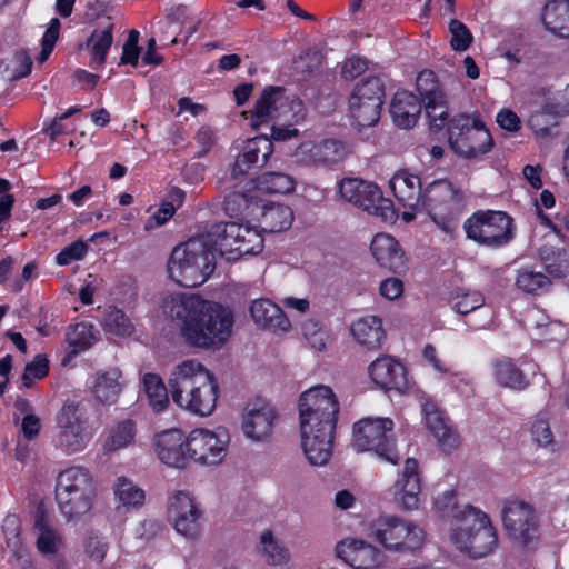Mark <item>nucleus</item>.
<instances>
[{
    "label": "nucleus",
    "instance_id": "1",
    "mask_svg": "<svg viewBox=\"0 0 569 569\" xmlns=\"http://www.w3.org/2000/svg\"><path fill=\"white\" fill-rule=\"evenodd\" d=\"M163 312L176 323L183 342L192 348H221L230 338L233 312L197 295L174 293L163 301Z\"/></svg>",
    "mask_w": 569,
    "mask_h": 569
},
{
    "label": "nucleus",
    "instance_id": "2",
    "mask_svg": "<svg viewBox=\"0 0 569 569\" xmlns=\"http://www.w3.org/2000/svg\"><path fill=\"white\" fill-rule=\"evenodd\" d=\"M339 402L331 388L319 385L299 399L301 446L313 466L326 465L332 455Z\"/></svg>",
    "mask_w": 569,
    "mask_h": 569
},
{
    "label": "nucleus",
    "instance_id": "3",
    "mask_svg": "<svg viewBox=\"0 0 569 569\" xmlns=\"http://www.w3.org/2000/svg\"><path fill=\"white\" fill-rule=\"evenodd\" d=\"M169 388L174 403L194 415L206 417L216 408L218 381L196 360H186L173 368Z\"/></svg>",
    "mask_w": 569,
    "mask_h": 569
},
{
    "label": "nucleus",
    "instance_id": "4",
    "mask_svg": "<svg viewBox=\"0 0 569 569\" xmlns=\"http://www.w3.org/2000/svg\"><path fill=\"white\" fill-rule=\"evenodd\" d=\"M214 256L199 236L177 246L170 256L167 270L171 280L181 287L202 284L214 270Z\"/></svg>",
    "mask_w": 569,
    "mask_h": 569
},
{
    "label": "nucleus",
    "instance_id": "5",
    "mask_svg": "<svg viewBox=\"0 0 569 569\" xmlns=\"http://www.w3.org/2000/svg\"><path fill=\"white\" fill-rule=\"evenodd\" d=\"M450 538L461 552L477 559L492 552L498 546V536L489 516L471 505L457 513V525L451 526Z\"/></svg>",
    "mask_w": 569,
    "mask_h": 569
},
{
    "label": "nucleus",
    "instance_id": "6",
    "mask_svg": "<svg viewBox=\"0 0 569 569\" xmlns=\"http://www.w3.org/2000/svg\"><path fill=\"white\" fill-rule=\"evenodd\" d=\"M448 143L455 154L473 160L490 152L493 139L479 114H447Z\"/></svg>",
    "mask_w": 569,
    "mask_h": 569
},
{
    "label": "nucleus",
    "instance_id": "7",
    "mask_svg": "<svg viewBox=\"0 0 569 569\" xmlns=\"http://www.w3.org/2000/svg\"><path fill=\"white\" fill-rule=\"evenodd\" d=\"M467 239L480 247L499 249L515 238L513 219L505 211L478 210L463 222Z\"/></svg>",
    "mask_w": 569,
    "mask_h": 569
},
{
    "label": "nucleus",
    "instance_id": "8",
    "mask_svg": "<svg viewBox=\"0 0 569 569\" xmlns=\"http://www.w3.org/2000/svg\"><path fill=\"white\" fill-rule=\"evenodd\" d=\"M371 536L388 551L413 552L425 542L423 530L398 516L383 515L372 521Z\"/></svg>",
    "mask_w": 569,
    "mask_h": 569
},
{
    "label": "nucleus",
    "instance_id": "9",
    "mask_svg": "<svg viewBox=\"0 0 569 569\" xmlns=\"http://www.w3.org/2000/svg\"><path fill=\"white\" fill-rule=\"evenodd\" d=\"M306 116L301 99L286 94L282 87H268L262 91L251 111V126L258 128L270 120H279L295 124Z\"/></svg>",
    "mask_w": 569,
    "mask_h": 569
},
{
    "label": "nucleus",
    "instance_id": "10",
    "mask_svg": "<svg viewBox=\"0 0 569 569\" xmlns=\"http://www.w3.org/2000/svg\"><path fill=\"white\" fill-rule=\"evenodd\" d=\"M338 188L345 201L379 217L383 222L393 223L397 220L392 202L383 198L376 183L359 178H343L339 181Z\"/></svg>",
    "mask_w": 569,
    "mask_h": 569
},
{
    "label": "nucleus",
    "instance_id": "11",
    "mask_svg": "<svg viewBox=\"0 0 569 569\" xmlns=\"http://www.w3.org/2000/svg\"><path fill=\"white\" fill-rule=\"evenodd\" d=\"M393 421L389 418H365L353 426V447L358 451H375L380 458L396 465Z\"/></svg>",
    "mask_w": 569,
    "mask_h": 569
},
{
    "label": "nucleus",
    "instance_id": "12",
    "mask_svg": "<svg viewBox=\"0 0 569 569\" xmlns=\"http://www.w3.org/2000/svg\"><path fill=\"white\" fill-rule=\"evenodd\" d=\"M57 446L69 455L82 451L92 438L87 409L81 402H66L57 415Z\"/></svg>",
    "mask_w": 569,
    "mask_h": 569
},
{
    "label": "nucleus",
    "instance_id": "13",
    "mask_svg": "<svg viewBox=\"0 0 569 569\" xmlns=\"http://www.w3.org/2000/svg\"><path fill=\"white\" fill-rule=\"evenodd\" d=\"M385 100V82L372 76L358 82L349 97V112L359 128L375 126Z\"/></svg>",
    "mask_w": 569,
    "mask_h": 569
},
{
    "label": "nucleus",
    "instance_id": "14",
    "mask_svg": "<svg viewBox=\"0 0 569 569\" xmlns=\"http://www.w3.org/2000/svg\"><path fill=\"white\" fill-rule=\"evenodd\" d=\"M463 194L448 180H436L425 190L420 209L437 223L453 219L462 209Z\"/></svg>",
    "mask_w": 569,
    "mask_h": 569
},
{
    "label": "nucleus",
    "instance_id": "15",
    "mask_svg": "<svg viewBox=\"0 0 569 569\" xmlns=\"http://www.w3.org/2000/svg\"><path fill=\"white\" fill-rule=\"evenodd\" d=\"M229 436L223 429H194L186 439L189 459L201 465H218L227 455Z\"/></svg>",
    "mask_w": 569,
    "mask_h": 569
},
{
    "label": "nucleus",
    "instance_id": "16",
    "mask_svg": "<svg viewBox=\"0 0 569 569\" xmlns=\"http://www.w3.org/2000/svg\"><path fill=\"white\" fill-rule=\"evenodd\" d=\"M501 517L503 528L511 539L523 546L533 539L537 531V517L529 503L518 499L506 500Z\"/></svg>",
    "mask_w": 569,
    "mask_h": 569
},
{
    "label": "nucleus",
    "instance_id": "17",
    "mask_svg": "<svg viewBox=\"0 0 569 569\" xmlns=\"http://www.w3.org/2000/svg\"><path fill=\"white\" fill-rule=\"evenodd\" d=\"M416 88L429 119L430 130H442L447 124L448 107L436 74L431 70L421 71L417 77Z\"/></svg>",
    "mask_w": 569,
    "mask_h": 569
},
{
    "label": "nucleus",
    "instance_id": "18",
    "mask_svg": "<svg viewBox=\"0 0 569 569\" xmlns=\"http://www.w3.org/2000/svg\"><path fill=\"white\" fill-rule=\"evenodd\" d=\"M348 156L346 144L337 139H323L319 142H301L296 151V161L306 167H332Z\"/></svg>",
    "mask_w": 569,
    "mask_h": 569
},
{
    "label": "nucleus",
    "instance_id": "19",
    "mask_svg": "<svg viewBox=\"0 0 569 569\" xmlns=\"http://www.w3.org/2000/svg\"><path fill=\"white\" fill-rule=\"evenodd\" d=\"M169 516L178 533L189 539L200 535L201 511L188 493L179 491L174 495L169 503Z\"/></svg>",
    "mask_w": 569,
    "mask_h": 569
},
{
    "label": "nucleus",
    "instance_id": "20",
    "mask_svg": "<svg viewBox=\"0 0 569 569\" xmlns=\"http://www.w3.org/2000/svg\"><path fill=\"white\" fill-rule=\"evenodd\" d=\"M276 420L274 408L262 399L251 401L242 418L243 435L253 441H263L270 437Z\"/></svg>",
    "mask_w": 569,
    "mask_h": 569
},
{
    "label": "nucleus",
    "instance_id": "21",
    "mask_svg": "<svg viewBox=\"0 0 569 569\" xmlns=\"http://www.w3.org/2000/svg\"><path fill=\"white\" fill-rule=\"evenodd\" d=\"M273 152V143L266 136H257L243 142L231 169L232 178L237 179L250 170L264 166Z\"/></svg>",
    "mask_w": 569,
    "mask_h": 569
},
{
    "label": "nucleus",
    "instance_id": "22",
    "mask_svg": "<svg viewBox=\"0 0 569 569\" xmlns=\"http://www.w3.org/2000/svg\"><path fill=\"white\" fill-rule=\"evenodd\" d=\"M395 500L405 510L417 509L420 501L421 478L418 461L407 458L398 479L392 486Z\"/></svg>",
    "mask_w": 569,
    "mask_h": 569
},
{
    "label": "nucleus",
    "instance_id": "23",
    "mask_svg": "<svg viewBox=\"0 0 569 569\" xmlns=\"http://www.w3.org/2000/svg\"><path fill=\"white\" fill-rule=\"evenodd\" d=\"M242 231V224L237 222H219L210 227L203 233L198 234L208 244V249L214 256L219 252L228 260H237V247H239V238Z\"/></svg>",
    "mask_w": 569,
    "mask_h": 569
},
{
    "label": "nucleus",
    "instance_id": "24",
    "mask_svg": "<svg viewBox=\"0 0 569 569\" xmlns=\"http://www.w3.org/2000/svg\"><path fill=\"white\" fill-rule=\"evenodd\" d=\"M336 555L355 569H375L382 555L375 546L360 539H346L336 546Z\"/></svg>",
    "mask_w": 569,
    "mask_h": 569
},
{
    "label": "nucleus",
    "instance_id": "25",
    "mask_svg": "<svg viewBox=\"0 0 569 569\" xmlns=\"http://www.w3.org/2000/svg\"><path fill=\"white\" fill-rule=\"evenodd\" d=\"M372 381L385 390L403 392L408 386L405 367L390 356H382L368 368Z\"/></svg>",
    "mask_w": 569,
    "mask_h": 569
},
{
    "label": "nucleus",
    "instance_id": "26",
    "mask_svg": "<svg viewBox=\"0 0 569 569\" xmlns=\"http://www.w3.org/2000/svg\"><path fill=\"white\" fill-rule=\"evenodd\" d=\"M422 413L427 429L436 438L442 451L450 452L458 448L460 443L459 435L452 429L447 417L433 401H425Z\"/></svg>",
    "mask_w": 569,
    "mask_h": 569
},
{
    "label": "nucleus",
    "instance_id": "27",
    "mask_svg": "<svg viewBox=\"0 0 569 569\" xmlns=\"http://www.w3.org/2000/svg\"><path fill=\"white\" fill-rule=\"evenodd\" d=\"M370 250L380 267L395 273L406 270V259L398 241L390 234L378 233L373 237Z\"/></svg>",
    "mask_w": 569,
    "mask_h": 569
},
{
    "label": "nucleus",
    "instance_id": "28",
    "mask_svg": "<svg viewBox=\"0 0 569 569\" xmlns=\"http://www.w3.org/2000/svg\"><path fill=\"white\" fill-rule=\"evenodd\" d=\"M156 451L163 463L174 468L184 467L189 459L183 436L177 429L163 431L156 437Z\"/></svg>",
    "mask_w": 569,
    "mask_h": 569
},
{
    "label": "nucleus",
    "instance_id": "29",
    "mask_svg": "<svg viewBox=\"0 0 569 569\" xmlns=\"http://www.w3.org/2000/svg\"><path fill=\"white\" fill-rule=\"evenodd\" d=\"M253 322L271 332L289 331L291 323L282 309L269 299L253 300L250 306Z\"/></svg>",
    "mask_w": 569,
    "mask_h": 569
},
{
    "label": "nucleus",
    "instance_id": "30",
    "mask_svg": "<svg viewBox=\"0 0 569 569\" xmlns=\"http://www.w3.org/2000/svg\"><path fill=\"white\" fill-rule=\"evenodd\" d=\"M390 188L396 199L403 207L420 210L423 191L418 176L408 171H400L390 180Z\"/></svg>",
    "mask_w": 569,
    "mask_h": 569
},
{
    "label": "nucleus",
    "instance_id": "31",
    "mask_svg": "<svg viewBox=\"0 0 569 569\" xmlns=\"http://www.w3.org/2000/svg\"><path fill=\"white\" fill-rule=\"evenodd\" d=\"M421 109L422 104L418 97L402 90L393 96L390 104V114L399 128L409 129L416 124Z\"/></svg>",
    "mask_w": 569,
    "mask_h": 569
},
{
    "label": "nucleus",
    "instance_id": "32",
    "mask_svg": "<svg viewBox=\"0 0 569 569\" xmlns=\"http://www.w3.org/2000/svg\"><path fill=\"white\" fill-rule=\"evenodd\" d=\"M124 385L122 372L118 368H110L97 372L92 392L99 402L113 405L117 402Z\"/></svg>",
    "mask_w": 569,
    "mask_h": 569
},
{
    "label": "nucleus",
    "instance_id": "33",
    "mask_svg": "<svg viewBox=\"0 0 569 569\" xmlns=\"http://www.w3.org/2000/svg\"><path fill=\"white\" fill-rule=\"evenodd\" d=\"M351 333L356 341L368 348L378 349L386 337L382 321L376 316H367L351 325Z\"/></svg>",
    "mask_w": 569,
    "mask_h": 569
},
{
    "label": "nucleus",
    "instance_id": "34",
    "mask_svg": "<svg viewBox=\"0 0 569 569\" xmlns=\"http://www.w3.org/2000/svg\"><path fill=\"white\" fill-rule=\"evenodd\" d=\"M34 529L38 531L37 549L43 556L54 555L62 543V537L53 528L43 508H38L34 516Z\"/></svg>",
    "mask_w": 569,
    "mask_h": 569
},
{
    "label": "nucleus",
    "instance_id": "35",
    "mask_svg": "<svg viewBox=\"0 0 569 569\" xmlns=\"http://www.w3.org/2000/svg\"><path fill=\"white\" fill-rule=\"evenodd\" d=\"M88 490H94V488L90 473L84 468H68L61 471L57 478L56 497H60L62 500L69 496L68 491Z\"/></svg>",
    "mask_w": 569,
    "mask_h": 569
},
{
    "label": "nucleus",
    "instance_id": "36",
    "mask_svg": "<svg viewBox=\"0 0 569 569\" xmlns=\"http://www.w3.org/2000/svg\"><path fill=\"white\" fill-rule=\"evenodd\" d=\"M113 43V26L104 29H96L81 48H84L91 56L89 66L99 69L106 63L109 49Z\"/></svg>",
    "mask_w": 569,
    "mask_h": 569
},
{
    "label": "nucleus",
    "instance_id": "37",
    "mask_svg": "<svg viewBox=\"0 0 569 569\" xmlns=\"http://www.w3.org/2000/svg\"><path fill=\"white\" fill-rule=\"evenodd\" d=\"M545 27L555 34L569 38V0H550L542 12Z\"/></svg>",
    "mask_w": 569,
    "mask_h": 569
},
{
    "label": "nucleus",
    "instance_id": "38",
    "mask_svg": "<svg viewBox=\"0 0 569 569\" xmlns=\"http://www.w3.org/2000/svg\"><path fill=\"white\" fill-rule=\"evenodd\" d=\"M565 116L560 112L557 98L553 102H548L533 111L528 118V126L538 138L551 137L552 129L558 124L557 118Z\"/></svg>",
    "mask_w": 569,
    "mask_h": 569
},
{
    "label": "nucleus",
    "instance_id": "39",
    "mask_svg": "<svg viewBox=\"0 0 569 569\" xmlns=\"http://www.w3.org/2000/svg\"><path fill=\"white\" fill-rule=\"evenodd\" d=\"M292 221L291 208L282 203L264 204L259 218L260 228L264 232L283 231L291 226Z\"/></svg>",
    "mask_w": 569,
    "mask_h": 569
},
{
    "label": "nucleus",
    "instance_id": "40",
    "mask_svg": "<svg viewBox=\"0 0 569 569\" xmlns=\"http://www.w3.org/2000/svg\"><path fill=\"white\" fill-rule=\"evenodd\" d=\"M66 499L56 497L61 513L68 519H78L86 515L92 506L94 490L88 491H68Z\"/></svg>",
    "mask_w": 569,
    "mask_h": 569
},
{
    "label": "nucleus",
    "instance_id": "41",
    "mask_svg": "<svg viewBox=\"0 0 569 569\" xmlns=\"http://www.w3.org/2000/svg\"><path fill=\"white\" fill-rule=\"evenodd\" d=\"M136 425L132 420H123L109 429L103 441V450L113 452L134 443Z\"/></svg>",
    "mask_w": 569,
    "mask_h": 569
},
{
    "label": "nucleus",
    "instance_id": "42",
    "mask_svg": "<svg viewBox=\"0 0 569 569\" xmlns=\"http://www.w3.org/2000/svg\"><path fill=\"white\" fill-rule=\"evenodd\" d=\"M493 372L497 382L502 387L520 391L526 389L529 385L522 370L511 360L505 359L496 361L493 363Z\"/></svg>",
    "mask_w": 569,
    "mask_h": 569
},
{
    "label": "nucleus",
    "instance_id": "43",
    "mask_svg": "<svg viewBox=\"0 0 569 569\" xmlns=\"http://www.w3.org/2000/svg\"><path fill=\"white\" fill-rule=\"evenodd\" d=\"M261 553L270 566H282L289 562L290 552L284 543L277 539L270 530L260 536Z\"/></svg>",
    "mask_w": 569,
    "mask_h": 569
},
{
    "label": "nucleus",
    "instance_id": "44",
    "mask_svg": "<svg viewBox=\"0 0 569 569\" xmlns=\"http://www.w3.org/2000/svg\"><path fill=\"white\" fill-rule=\"evenodd\" d=\"M295 179L282 172H264L256 181V188L267 193L287 194L295 190Z\"/></svg>",
    "mask_w": 569,
    "mask_h": 569
},
{
    "label": "nucleus",
    "instance_id": "45",
    "mask_svg": "<svg viewBox=\"0 0 569 569\" xmlns=\"http://www.w3.org/2000/svg\"><path fill=\"white\" fill-rule=\"evenodd\" d=\"M142 381L150 407L156 412L163 411L169 403V397L162 379L158 375L146 373Z\"/></svg>",
    "mask_w": 569,
    "mask_h": 569
},
{
    "label": "nucleus",
    "instance_id": "46",
    "mask_svg": "<svg viewBox=\"0 0 569 569\" xmlns=\"http://www.w3.org/2000/svg\"><path fill=\"white\" fill-rule=\"evenodd\" d=\"M66 340L71 348V355L87 350L96 341L94 327L86 322L77 323L68 329Z\"/></svg>",
    "mask_w": 569,
    "mask_h": 569
},
{
    "label": "nucleus",
    "instance_id": "47",
    "mask_svg": "<svg viewBox=\"0 0 569 569\" xmlns=\"http://www.w3.org/2000/svg\"><path fill=\"white\" fill-rule=\"evenodd\" d=\"M116 498L124 507H141L144 502V491L126 477L117 478L113 485Z\"/></svg>",
    "mask_w": 569,
    "mask_h": 569
},
{
    "label": "nucleus",
    "instance_id": "48",
    "mask_svg": "<svg viewBox=\"0 0 569 569\" xmlns=\"http://www.w3.org/2000/svg\"><path fill=\"white\" fill-rule=\"evenodd\" d=\"M103 328L118 337H128L134 331V326L129 317L116 307H109L103 317Z\"/></svg>",
    "mask_w": 569,
    "mask_h": 569
},
{
    "label": "nucleus",
    "instance_id": "49",
    "mask_svg": "<svg viewBox=\"0 0 569 569\" xmlns=\"http://www.w3.org/2000/svg\"><path fill=\"white\" fill-rule=\"evenodd\" d=\"M263 249V238L261 233L249 224H242V231L237 247L238 259L246 254H258Z\"/></svg>",
    "mask_w": 569,
    "mask_h": 569
},
{
    "label": "nucleus",
    "instance_id": "50",
    "mask_svg": "<svg viewBox=\"0 0 569 569\" xmlns=\"http://www.w3.org/2000/svg\"><path fill=\"white\" fill-rule=\"evenodd\" d=\"M302 336L311 348L322 351L330 341L328 330L320 322L308 319L302 323Z\"/></svg>",
    "mask_w": 569,
    "mask_h": 569
},
{
    "label": "nucleus",
    "instance_id": "51",
    "mask_svg": "<svg viewBox=\"0 0 569 569\" xmlns=\"http://www.w3.org/2000/svg\"><path fill=\"white\" fill-rule=\"evenodd\" d=\"M485 305V297L479 291L460 290L452 299V309L467 315Z\"/></svg>",
    "mask_w": 569,
    "mask_h": 569
},
{
    "label": "nucleus",
    "instance_id": "52",
    "mask_svg": "<svg viewBox=\"0 0 569 569\" xmlns=\"http://www.w3.org/2000/svg\"><path fill=\"white\" fill-rule=\"evenodd\" d=\"M448 28L451 34L450 47L452 50L466 51L473 41V36L469 28L458 19H451Z\"/></svg>",
    "mask_w": 569,
    "mask_h": 569
},
{
    "label": "nucleus",
    "instance_id": "53",
    "mask_svg": "<svg viewBox=\"0 0 569 569\" xmlns=\"http://www.w3.org/2000/svg\"><path fill=\"white\" fill-rule=\"evenodd\" d=\"M530 435L538 446L548 447L553 443V433L550 428L547 412H539L531 425Z\"/></svg>",
    "mask_w": 569,
    "mask_h": 569
},
{
    "label": "nucleus",
    "instance_id": "54",
    "mask_svg": "<svg viewBox=\"0 0 569 569\" xmlns=\"http://www.w3.org/2000/svg\"><path fill=\"white\" fill-rule=\"evenodd\" d=\"M433 506L441 517L452 518V526L457 525V513L465 511V506L458 507L455 490H447L439 495L435 499Z\"/></svg>",
    "mask_w": 569,
    "mask_h": 569
},
{
    "label": "nucleus",
    "instance_id": "55",
    "mask_svg": "<svg viewBox=\"0 0 569 569\" xmlns=\"http://www.w3.org/2000/svg\"><path fill=\"white\" fill-rule=\"evenodd\" d=\"M549 284L548 278L542 272L523 269L518 272L516 286L525 292H536Z\"/></svg>",
    "mask_w": 569,
    "mask_h": 569
},
{
    "label": "nucleus",
    "instance_id": "56",
    "mask_svg": "<svg viewBox=\"0 0 569 569\" xmlns=\"http://www.w3.org/2000/svg\"><path fill=\"white\" fill-rule=\"evenodd\" d=\"M139 37L140 33L136 29L129 31L128 38L122 47L120 64L138 66L140 57Z\"/></svg>",
    "mask_w": 569,
    "mask_h": 569
},
{
    "label": "nucleus",
    "instance_id": "57",
    "mask_svg": "<svg viewBox=\"0 0 569 569\" xmlns=\"http://www.w3.org/2000/svg\"><path fill=\"white\" fill-rule=\"evenodd\" d=\"M48 360L41 355L34 357L33 361L28 363L22 375L23 386L29 388L33 379H41L48 375Z\"/></svg>",
    "mask_w": 569,
    "mask_h": 569
},
{
    "label": "nucleus",
    "instance_id": "58",
    "mask_svg": "<svg viewBox=\"0 0 569 569\" xmlns=\"http://www.w3.org/2000/svg\"><path fill=\"white\" fill-rule=\"evenodd\" d=\"M59 30H60V21L58 18H53L50 21L49 27L47 28V30L42 37V41H41L42 48H41L40 56H39L40 62H44L49 58L50 53L52 52L54 44L59 37Z\"/></svg>",
    "mask_w": 569,
    "mask_h": 569
},
{
    "label": "nucleus",
    "instance_id": "59",
    "mask_svg": "<svg viewBox=\"0 0 569 569\" xmlns=\"http://www.w3.org/2000/svg\"><path fill=\"white\" fill-rule=\"evenodd\" d=\"M88 251V244L83 241H74L61 250L56 257L59 266H67L72 261L81 260Z\"/></svg>",
    "mask_w": 569,
    "mask_h": 569
},
{
    "label": "nucleus",
    "instance_id": "60",
    "mask_svg": "<svg viewBox=\"0 0 569 569\" xmlns=\"http://www.w3.org/2000/svg\"><path fill=\"white\" fill-rule=\"evenodd\" d=\"M108 550L106 538L99 535H91L86 541V553L96 562H102Z\"/></svg>",
    "mask_w": 569,
    "mask_h": 569
},
{
    "label": "nucleus",
    "instance_id": "61",
    "mask_svg": "<svg viewBox=\"0 0 569 569\" xmlns=\"http://www.w3.org/2000/svg\"><path fill=\"white\" fill-rule=\"evenodd\" d=\"M367 69L368 60L361 57L353 56L345 61L341 70V76L347 80H352L362 74Z\"/></svg>",
    "mask_w": 569,
    "mask_h": 569
},
{
    "label": "nucleus",
    "instance_id": "62",
    "mask_svg": "<svg viewBox=\"0 0 569 569\" xmlns=\"http://www.w3.org/2000/svg\"><path fill=\"white\" fill-rule=\"evenodd\" d=\"M224 210L230 216L243 214L249 210L247 196L239 192L229 194L224 199Z\"/></svg>",
    "mask_w": 569,
    "mask_h": 569
},
{
    "label": "nucleus",
    "instance_id": "63",
    "mask_svg": "<svg viewBox=\"0 0 569 569\" xmlns=\"http://www.w3.org/2000/svg\"><path fill=\"white\" fill-rule=\"evenodd\" d=\"M196 141L200 148L197 157L201 158L206 156L216 144V133L210 127L202 126L196 134Z\"/></svg>",
    "mask_w": 569,
    "mask_h": 569
},
{
    "label": "nucleus",
    "instance_id": "64",
    "mask_svg": "<svg viewBox=\"0 0 569 569\" xmlns=\"http://www.w3.org/2000/svg\"><path fill=\"white\" fill-rule=\"evenodd\" d=\"M497 123L500 128L510 132H517L521 127L520 118L510 109H502L498 112Z\"/></svg>",
    "mask_w": 569,
    "mask_h": 569
}]
</instances>
